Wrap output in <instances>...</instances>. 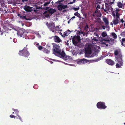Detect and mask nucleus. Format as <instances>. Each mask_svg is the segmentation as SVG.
<instances>
[{"mask_svg":"<svg viewBox=\"0 0 125 125\" xmlns=\"http://www.w3.org/2000/svg\"><path fill=\"white\" fill-rule=\"evenodd\" d=\"M100 48V47L98 46H92L91 44H86L85 48V56L90 57L95 55L97 56V51L98 52Z\"/></svg>","mask_w":125,"mask_h":125,"instance_id":"nucleus-1","label":"nucleus"},{"mask_svg":"<svg viewBox=\"0 0 125 125\" xmlns=\"http://www.w3.org/2000/svg\"><path fill=\"white\" fill-rule=\"evenodd\" d=\"M114 54L116 60L118 62L116 65V68H120L123 65L122 60V55L120 49L116 50L114 52Z\"/></svg>","mask_w":125,"mask_h":125,"instance_id":"nucleus-2","label":"nucleus"},{"mask_svg":"<svg viewBox=\"0 0 125 125\" xmlns=\"http://www.w3.org/2000/svg\"><path fill=\"white\" fill-rule=\"evenodd\" d=\"M53 45V53L55 55L60 58H62L65 56L64 52H61L60 49V46L54 43H52Z\"/></svg>","mask_w":125,"mask_h":125,"instance_id":"nucleus-3","label":"nucleus"},{"mask_svg":"<svg viewBox=\"0 0 125 125\" xmlns=\"http://www.w3.org/2000/svg\"><path fill=\"white\" fill-rule=\"evenodd\" d=\"M77 33L79 34V36H75L72 39V41L73 43L75 45L77 44L79 42L80 39V36H84L86 35V33L82 31H78Z\"/></svg>","mask_w":125,"mask_h":125,"instance_id":"nucleus-4","label":"nucleus"},{"mask_svg":"<svg viewBox=\"0 0 125 125\" xmlns=\"http://www.w3.org/2000/svg\"><path fill=\"white\" fill-rule=\"evenodd\" d=\"M113 41L114 39L110 38L109 37H107L105 39H103L100 41L102 47H106L108 46V44L110 42V41Z\"/></svg>","mask_w":125,"mask_h":125,"instance_id":"nucleus-5","label":"nucleus"},{"mask_svg":"<svg viewBox=\"0 0 125 125\" xmlns=\"http://www.w3.org/2000/svg\"><path fill=\"white\" fill-rule=\"evenodd\" d=\"M96 60H88L85 59H80L77 62V63L79 64H85L88 62L91 63L97 61Z\"/></svg>","mask_w":125,"mask_h":125,"instance_id":"nucleus-6","label":"nucleus"},{"mask_svg":"<svg viewBox=\"0 0 125 125\" xmlns=\"http://www.w3.org/2000/svg\"><path fill=\"white\" fill-rule=\"evenodd\" d=\"M19 54L20 55L24 57H27L29 55V53L26 48H24L22 50L19 51Z\"/></svg>","mask_w":125,"mask_h":125,"instance_id":"nucleus-7","label":"nucleus"},{"mask_svg":"<svg viewBox=\"0 0 125 125\" xmlns=\"http://www.w3.org/2000/svg\"><path fill=\"white\" fill-rule=\"evenodd\" d=\"M97 107L100 109H104L106 107V106L105 105V103L102 102H98L97 104Z\"/></svg>","mask_w":125,"mask_h":125,"instance_id":"nucleus-8","label":"nucleus"},{"mask_svg":"<svg viewBox=\"0 0 125 125\" xmlns=\"http://www.w3.org/2000/svg\"><path fill=\"white\" fill-rule=\"evenodd\" d=\"M67 5H64L62 3H60L58 5L57 8L59 10H62L67 8Z\"/></svg>","mask_w":125,"mask_h":125,"instance_id":"nucleus-9","label":"nucleus"},{"mask_svg":"<svg viewBox=\"0 0 125 125\" xmlns=\"http://www.w3.org/2000/svg\"><path fill=\"white\" fill-rule=\"evenodd\" d=\"M55 24L53 23H51L49 24V25L48 26V28L52 32H55Z\"/></svg>","mask_w":125,"mask_h":125,"instance_id":"nucleus-10","label":"nucleus"},{"mask_svg":"<svg viewBox=\"0 0 125 125\" xmlns=\"http://www.w3.org/2000/svg\"><path fill=\"white\" fill-rule=\"evenodd\" d=\"M120 10V9L118 8H116V9L115 10L113 11L112 13V15L113 16L115 17L116 16H117L118 15V16H119V14L118 13V12Z\"/></svg>","mask_w":125,"mask_h":125,"instance_id":"nucleus-11","label":"nucleus"},{"mask_svg":"<svg viewBox=\"0 0 125 125\" xmlns=\"http://www.w3.org/2000/svg\"><path fill=\"white\" fill-rule=\"evenodd\" d=\"M54 40L55 42L60 43L62 42V40L59 37L56 36L53 37Z\"/></svg>","mask_w":125,"mask_h":125,"instance_id":"nucleus-12","label":"nucleus"},{"mask_svg":"<svg viewBox=\"0 0 125 125\" xmlns=\"http://www.w3.org/2000/svg\"><path fill=\"white\" fill-rule=\"evenodd\" d=\"M93 16H96L97 17H100L101 15V14L100 11L97 9L96 10L95 12L93 13Z\"/></svg>","mask_w":125,"mask_h":125,"instance_id":"nucleus-13","label":"nucleus"},{"mask_svg":"<svg viewBox=\"0 0 125 125\" xmlns=\"http://www.w3.org/2000/svg\"><path fill=\"white\" fill-rule=\"evenodd\" d=\"M114 17V19L112 21V22L114 25H116L118 23V19L119 16H118V15H117V16H116L115 17Z\"/></svg>","mask_w":125,"mask_h":125,"instance_id":"nucleus-14","label":"nucleus"},{"mask_svg":"<svg viewBox=\"0 0 125 125\" xmlns=\"http://www.w3.org/2000/svg\"><path fill=\"white\" fill-rule=\"evenodd\" d=\"M106 62L107 63L110 65H112L115 64L114 62L111 59H107Z\"/></svg>","mask_w":125,"mask_h":125,"instance_id":"nucleus-15","label":"nucleus"},{"mask_svg":"<svg viewBox=\"0 0 125 125\" xmlns=\"http://www.w3.org/2000/svg\"><path fill=\"white\" fill-rule=\"evenodd\" d=\"M102 20L105 23V24L106 25V26L108 25L109 24L108 19L105 17H103Z\"/></svg>","mask_w":125,"mask_h":125,"instance_id":"nucleus-16","label":"nucleus"},{"mask_svg":"<svg viewBox=\"0 0 125 125\" xmlns=\"http://www.w3.org/2000/svg\"><path fill=\"white\" fill-rule=\"evenodd\" d=\"M32 8L29 6H25L24 7V9L26 11L31 12L32 11Z\"/></svg>","mask_w":125,"mask_h":125,"instance_id":"nucleus-17","label":"nucleus"},{"mask_svg":"<svg viewBox=\"0 0 125 125\" xmlns=\"http://www.w3.org/2000/svg\"><path fill=\"white\" fill-rule=\"evenodd\" d=\"M49 14L48 12L45 11L43 13V15L44 17L48 18L49 17Z\"/></svg>","mask_w":125,"mask_h":125,"instance_id":"nucleus-18","label":"nucleus"},{"mask_svg":"<svg viewBox=\"0 0 125 125\" xmlns=\"http://www.w3.org/2000/svg\"><path fill=\"white\" fill-rule=\"evenodd\" d=\"M48 11L51 14H52L56 11V10L55 9L50 8L48 10Z\"/></svg>","mask_w":125,"mask_h":125,"instance_id":"nucleus-19","label":"nucleus"},{"mask_svg":"<svg viewBox=\"0 0 125 125\" xmlns=\"http://www.w3.org/2000/svg\"><path fill=\"white\" fill-rule=\"evenodd\" d=\"M12 110L13 111H14L16 113V114L19 117V119L21 121L22 120L21 119V118L20 116L18 115V113H19V111H18L17 110V109H13Z\"/></svg>","mask_w":125,"mask_h":125,"instance_id":"nucleus-20","label":"nucleus"},{"mask_svg":"<svg viewBox=\"0 0 125 125\" xmlns=\"http://www.w3.org/2000/svg\"><path fill=\"white\" fill-rule=\"evenodd\" d=\"M62 58H65L64 59L65 60H70L72 59L71 57L69 56L65 55V56Z\"/></svg>","mask_w":125,"mask_h":125,"instance_id":"nucleus-21","label":"nucleus"},{"mask_svg":"<svg viewBox=\"0 0 125 125\" xmlns=\"http://www.w3.org/2000/svg\"><path fill=\"white\" fill-rule=\"evenodd\" d=\"M110 36L114 39H116L117 37L116 35L114 32L112 33Z\"/></svg>","mask_w":125,"mask_h":125,"instance_id":"nucleus-22","label":"nucleus"},{"mask_svg":"<svg viewBox=\"0 0 125 125\" xmlns=\"http://www.w3.org/2000/svg\"><path fill=\"white\" fill-rule=\"evenodd\" d=\"M117 6L120 8H122L123 7V5L121 2H118L117 3Z\"/></svg>","mask_w":125,"mask_h":125,"instance_id":"nucleus-23","label":"nucleus"},{"mask_svg":"<svg viewBox=\"0 0 125 125\" xmlns=\"http://www.w3.org/2000/svg\"><path fill=\"white\" fill-rule=\"evenodd\" d=\"M55 32L56 31L57 32H59V31L61 30V28H59L58 26H57L56 27H55Z\"/></svg>","mask_w":125,"mask_h":125,"instance_id":"nucleus-24","label":"nucleus"},{"mask_svg":"<svg viewBox=\"0 0 125 125\" xmlns=\"http://www.w3.org/2000/svg\"><path fill=\"white\" fill-rule=\"evenodd\" d=\"M23 32L21 30H20L17 33V34L18 35H19L20 36H21L23 34Z\"/></svg>","mask_w":125,"mask_h":125,"instance_id":"nucleus-25","label":"nucleus"},{"mask_svg":"<svg viewBox=\"0 0 125 125\" xmlns=\"http://www.w3.org/2000/svg\"><path fill=\"white\" fill-rule=\"evenodd\" d=\"M43 51L45 53H49L50 52V51H49L48 50L46 49V48H43Z\"/></svg>","mask_w":125,"mask_h":125,"instance_id":"nucleus-26","label":"nucleus"},{"mask_svg":"<svg viewBox=\"0 0 125 125\" xmlns=\"http://www.w3.org/2000/svg\"><path fill=\"white\" fill-rule=\"evenodd\" d=\"M102 36L103 37H104L107 35V33L106 32H103L101 34Z\"/></svg>","mask_w":125,"mask_h":125,"instance_id":"nucleus-27","label":"nucleus"},{"mask_svg":"<svg viewBox=\"0 0 125 125\" xmlns=\"http://www.w3.org/2000/svg\"><path fill=\"white\" fill-rule=\"evenodd\" d=\"M98 39H96V38H95L92 40V42L93 43H96V42L98 41Z\"/></svg>","mask_w":125,"mask_h":125,"instance_id":"nucleus-28","label":"nucleus"},{"mask_svg":"<svg viewBox=\"0 0 125 125\" xmlns=\"http://www.w3.org/2000/svg\"><path fill=\"white\" fill-rule=\"evenodd\" d=\"M125 42V38L122 39V41L121 42V44L125 47V44H124V43Z\"/></svg>","mask_w":125,"mask_h":125,"instance_id":"nucleus-29","label":"nucleus"},{"mask_svg":"<svg viewBox=\"0 0 125 125\" xmlns=\"http://www.w3.org/2000/svg\"><path fill=\"white\" fill-rule=\"evenodd\" d=\"M18 16H20V18H22V19H26L25 16H24L23 15H20V14H18Z\"/></svg>","mask_w":125,"mask_h":125,"instance_id":"nucleus-30","label":"nucleus"},{"mask_svg":"<svg viewBox=\"0 0 125 125\" xmlns=\"http://www.w3.org/2000/svg\"><path fill=\"white\" fill-rule=\"evenodd\" d=\"M74 15L76 16L77 17H80V14L77 12H76L74 14Z\"/></svg>","mask_w":125,"mask_h":125,"instance_id":"nucleus-31","label":"nucleus"},{"mask_svg":"<svg viewBox=\"0 0 125 125\" xmlns=\"http://www.w3.org/2000/svg\"><path fill=\"white\" fill-rule=\"evenodd\" d=\"M50 3V2H47L45 3H44V6H47Z\"/></svg>","mask_w":125,"mask_h":125,"instance_id":"nucleus-32","label":"nucleus"},{"mask_svg":"<svg viewBox=\"0 0 125 125\" xmlns=\"http://www.w3.org/2000/svg\"><path fill=\"white\" fill-rule=\"evenodd\" d=\"M37 47H38L39 49V50H41L42 49H43V47L42 46H37Z\"/></svg>","mask_w":125,"mask_h":125,"instance_id":"nucleus-33","label":"nucleus"},{"mask_svg":"<svg viewBox=\"0 0 125 125\" xmlns=\"http://www.w3.org/2000/svg\"><path fill=\"white\" fill-rule=\"evenodd\" d=\"M121 35L123 37L125 36V31H124L123 32L121 33Z\"/></svg>","mask_w":125,"mask_h":125,"instance_id":"nucleus-34","label":"nucleus"},{"mask_svg":"<svg viewBox=\"0 0 125 125\" xmlns=\"http://www.w3.org/2000/svg\"><path fill=\"white\" fill-rule=\"evenodd\" d=\"M73 9L75 10H77L79 9V7H77L76 8H73Z\"/></svg>","mask_w":125,"mask_h":125,"instance_id":"nucleus-35","label":"nucleus"},{"mask_svg":"<svg viewBox=\"0 0 125 125\" xmlns=\"http://www.w3.org/2000/svg\"><path fill=\"white\" fill-rule=\"evenodd\" d=\"M88 26L87 25H86L85 27L84 30H85L87 31H88Z\"/></svg>","mask_w":125,"mask_h":125,"instance_id":"nucleus-36","label":"nucleus"},{"mask_svg":"<svg viewBox=\"0 0 125 125\" xmlns=\"http://www.w3.org/2000/svg\"><path fill=\"white\" fill-rule=\"evenodd\" d=\"M41 44L42 45L44 46L45 45L46 43L44 42H43L41 43Z\"/></svg>","mask_w":125,"mask_h":125,"instance_id":"nucleus-37","label":"nucleus"},{"mask_svg":"<svg viewBox=\"0 0 125 125\" xmlns=\"http://www.w3.org/2000/svg\"><path fill=\"white\" fill-rule=\"evenodd\" d=\"M10 117L11 118H15V116H14L12 115H10Z\"/></svg>","mask_w":125,"mask_h":125,"instance_id":"nucleus-38","label":"nucleus"},{"mask_svg":"<svg viewBox=\"0 0 125 125\" xmlns=\"http://www.w3.org/2000/svg\"><path fill=\"white\" fill-rule=\"evenodd\" d=\"M34 88L35 89H37L38 88V86L37 85H34L33 86Z\"/></svg>","mask_w":125,"mask_h":125,"instance_id":"nucleus-39","label":"nucleus"},{"mask_svg":"<svg viewBox=\"0 0 125 125\" xmlns=\"http://www.w3.org/2000/svg\"><path fill=\"white\" fill-rule=\"evenodd\" d=\"M13 42H15V43H16V42H17V39H16L15 38H14L13 39Z\"/></svg>","mask_w":125,"mask_h":125,"instance_id":"nucleus-40","label":"nucleus"},{"mask_svg":"<svg viewBox=\"0 0 125 125\" xmlns=\"http://www.w3.org/2000/svg\"><path fill=\"white\" fill-rule=\"evenodd\" d=\"M34 44H35V45H36L37 46H38L39 45V43L36 42H34Z\"/></svg>","mask_w":125,"mask_h":125,"instance_id":"nucleus-41","label":"nucleus"},{"mask_svg":"<svg viewBox=\"0 0 125 125\" xmlns=\"http://www.w3.org/2000/svg\"><path fill=\"white\" fill-rule=\"evenodd\" d=\"M102 28L103 29H105V26L103 25L102 26Z\"/></svg>","mask_w":125,"mask_h":125,"instance_id":"nucleus-42","label":"nucleus"},{"mask_svg":"<svg viewBox=\"0 0 125 125\" xmlns=\"http://www.w3.org/2000/svg\"><path fill=\"white\" fill-rule=\"evenodd\" d=\"M96 8H97V9H100V5H98L97 7Z\"/></svg>","mask_w":125,"mask_h":125,"instance_id":"nucleus-43","label":"nucleus"},{"mask_svg":"<svg viewBox=\"0 0 125 125\" xmlns=\"http://www.w3.org/2000/svg\"><path fill=\"white\" fill-rule=\"evenodd\" d=\"M75 18V17L74 16H73L72 17V18L70 19L71 20H73V19H74Z\"/></svg>","mask_w":125,"mask_h":125,"instance_id":"nucleus-44","label":"nucleus"},{"mask_svg":"<svg viewBox=\"0 0 125 125\" xmlns=\"http://www.w3.org/2000/svg\"><path fill=\"white\" fill-rule=\"evenodd\" d=\"M85 16L86 18V19L87 20H88V18L87 17V16H86V14L85 15Z\"/></svg>","mask_w":125,"mask_h":125,"instance_id":"nucleus-45","label":"nucleus"},{"mask_svg":"<svg viewBox=\"0 0 125 125\" xmlns=\"http://www.w3.org/2000/svg\"><path fill=\"white\" fill-rule=\"evenodd\" d=\"M46 24L47 26L48 27V26H49V24L48 22H47L46 23Z\"/></svg>","mask_w":125,"mask_h":125,"instance_id":"nucleus-46","label":"nucleus"},{"mask_svg":"<svg viewBox=\"0 0 125 125\" xmlns=\"http://www.w3.org/2000/svg\"><path fill=\"white\" fill-rule=\"evenodd\" d=\"M124 22V20H123V19H122L121 20V22H122V23H123Z\"/></svg>","mask_w":125,"mask_h":125,"instance_id":"nucleus-47","label":"nucleus"},{"mask_svg":"<svg viewBox=\"0 0 125 125\" xmlns=\"http://www.w3.org/2000/svg\"><path fill=\"white\" fill-rule=\"evenodd\" d=\"M73 2H69V3H68V4H73Z\"/></svg>","mask_w":125,"mask_h":125,"instance_id":"nucleus-48","label":"nucleus"},{"mask_svg":"<svg viewBox=\"0 0 125 125\" xmlns=\"http://www.w3.org/2000/svg\"><path fill=\"white\" fill-rule=\"evenodd\" d=\"M49 7H47L46 8V10H48V9L49 8Z\"/></svg>","mask_w":125,"mask_h":125,"instance_id":"nucleus-49","label":"nucleus"},{"mask_svg":"<svg viewBox=\"0 0 125 125\" xmlns=\"http://www.w3.org/2000/svg\"><path fill=\"white\" fill-rule=\"evenodd\" d=\"M113 22H111L110 23V25H112V26H113Z\"/></svg>","mask_w":125,"mask_h":125,"instance_id":"nucleus-50","label":"nucleus"},{"mask_svg":"<svg viewBox=\"0 0 125 125\" xmlns=\"http://www.w3.org/2000/svg\"><path fill=\"white\" fill-rule=\"evenodd\" d=\"M104 11L106 12H107V10L106 9H104Z\"/></svg>","mask_w":125,"mask_h":125,"instance_id":"nucleus-51","label":"nucleus"},{"mask_svg":"<svg viewBox=\"0 0 125 125\" xmlns=\"http://www.w3.org/2000/svg\"><path fill=\"white\" fill-rule=\"evenodd\" d=\"M76 1V0H73V3H75Z\"/></svg>","mask_w":125,"mask_h":125,"instance_id":"nucleus-52","label":"nucleus"},{"mask_svg":"<svg viewBox=\"0 0 125 125\" xmlns=\"http://www.w3.org/2000/svg\"><path fill=\"white\" fill-rule=\"evenodd\" d=\"M71 19H70V20H69L68 22V23H70V21H71Z\"/></svg>","mask_w":125,"mask_h":125,"instance_id":"nucleus-53","label":"nucleus"},{"mask_svg":"<svg viewBox=\"0 0 125 125\" xmlns=\"http://www.w3.org/2000/svg\"><path fill=\"white\" fill-rule=\"evenodd\" d=\"M22 0L23 2H24V1H27L26 0Z\"/></svg>","mask_w":125,"mask_h":125,"instance_id":"nucleus-54","label":"nucleus"},{"mask_svg":"<svg viewBox=\"0 0 125 125\" xmlns=\"http://www.w3.org/2000/svg\"><path fill=\"white\" fill-rule=\"evenodd\" d=\"M0 32H1V35H2L3 32H1V31L0 29Z\"/></svg>","mask_w":125,"mask_h":125,"instance_id":"nucleus-55","label":"nucleus"},{"mask_svg":"<svg viewBox=\"0 0 125 125\" xmlns=\"http://www.w3.org/2000/svg\"><path fill=\"white\" fill-rule=\"evenodd\" d=\"M35 38V37L34 36H33V38H32L33 39H34Z\"/></svg>","mask_w":125,"mask_h":125,"instance_id":"nucleus-56","label":"nucleus"},{"mask_svg":"<svg viewBox=\"0 0 125 125\" xmlns=\"http://www.w3.org/2000/svg\"><path fill=\"white\" fill-rule=\"evenodd\" d=\"M51 63L52 64L53 63V62H51Z\"/></svg>","mask_w":125,"mask_h":125,"instance_id":"nucleus-57","label":"nucleus"},{"mask_svg":"<svg viewBox=\"0 0 125 125\" xmlns=\"http://www.w3.org/2000/svg\"><path fill=\"white\" fill-rule=\"evenodd\" d=\"M66 44H67V45H68V43H67Z\"/></svg>","mask_w":125,"mask_h":125,"instance_id":"nucleus-58","label":"nucleus"},{"mask_svg":"<svg viewBox=\"0 0 125 125\" xmlns=\"http://www.w3.org/2000/svg\"><path fill=\"white\" fill-rule=\"evenodd\" d=\"M76 31H74L75 32H76V33H77L76 32Z\"/></svg>","mask_w":125,"mask_h":125,"instance_id":"nucleus-59","label":"nucleus"},{"mask_svg":"<svg viewBox=\"0 0 125 125\" xmlns=\"http://www.w3.org/2000/svg\"><path fill=\"white\" fill-rule=\"evenodd\" d=\"M12 114H14V112H13L12 113Z\"/></svg>","mask_w":125,"mask_h":125,"instance_id":"nucleus-60","label":"nucleus"},{"mask_svg":"<svg viewBox=\"0 0 125 125\" xmlns=\"http://www.w3.org/2000/svg\"><path fill=\"white\" fill-rule=\"evenodd\" d=\"M54 60V61L55 60V61H56V60Z\"/></svg>","mask_w":125,"mask_h":125,"instance_id":"nucleus-61","label":"nucleus"},{"mask_svg":"<svg viewBox=\"0 0 125 125\" xmlns=\"http://www.w3.org/2000/svg\"><path fill=\"white\" fill-rule=\"evenodd\" d=\"M124 44H125V43H124Z\"/></svg>","mask_w":125,"mask_h":125,"instance_id":"nucleus-62","label":"nucleus"},{"mask_svg":"<svg viewBox=\"0 0 125 125\" xmlns=\"http://www.w3.org/2000/svg\"><path fill=\"white\" fill-rule=\"evenodd\" d=\"M115 0H113V1H114Z\"/></svg>","mask_w":125,"mask_h":125,"instance_id":"nucleus-63","label":"nucleus"},{"mask_svg":"<svg viewBox=\"0 0 125 125\" xmlns=\"http://www.w3.org/2000/svg\"><path fill=\"white\" fill-rule=\"evenodd\" d=\"M10 39H12V38H10Z\"/></svg>","mask_w":125,"mask_h":125,"instance_id":"nucleus-64","label":"nucleus"}]
</instances>
